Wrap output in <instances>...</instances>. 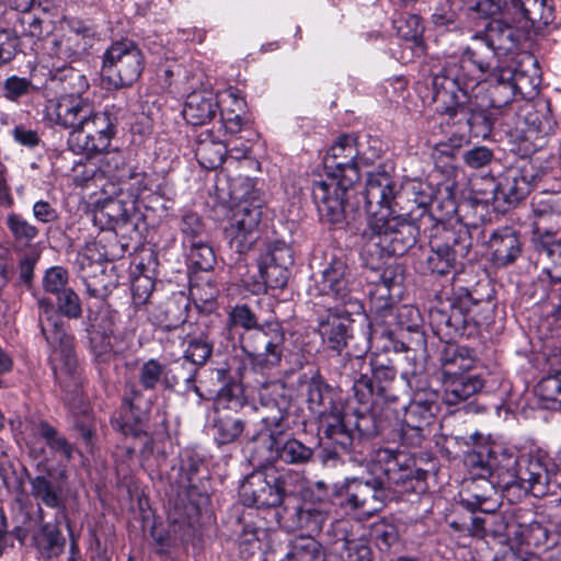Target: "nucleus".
I'll use <instances>...</instances> for the list:
<instances>
[{"label": "nucleus", "mask_w": 561, "mask_h": 561, "mask_svg": "<svg viewBox=\"0 0 561 561\" xmlns=\"http://www.w3.org/2000/svg\"><path fill=\"white\" fill-rule=\"evenodd\" d=\"M545 173L529 161L507 168L493 188L495 201L516 206L538 186Z\"/></svg>", "instance_id": "a211bd4d"}, {"label": "nucleus", "mask_w": 561, "mask_h": 561, "mask_svg": "<svg viewBox=\"0 0 561 561\" xmlns=\"http://www.w3.org/2000/svg\"><path fill=\"white\" fill-rule=\"evenodd\" d=\"M294 265V252L284 241L267 244L261 254L257 266L261 280L249 283L242 279L252 294L259 295L267 289H283L288 282L290 267Z\"/></svg>", "instance_id": "4468645a"}, {"label": "nucleus", "mask_w": 561, "mask_h": 561, "mask_svg": "<svg viewBox=\"0 0 561 561\" xmlns=\"http://www.w3.org/2000/svg\"><path fill=\"white\" fill-rule=\"evenodd\" d=\"M218 110V102L211 92L199 91L187 95L183 108L184 119L194 126L210 122Z\"/></svg>", "instance_id": "473e14b6"}, {"label": "nucleus", "mask_w": 561, "mask_h": 561, "mask_svg": "<svg viewBox=\"0 0 561 561\" xmlns=\"http://www.w3.org/2000/svg\"><path fill=\"white\" fill-rule=\"evenodd\" d=\"M350 268L341 259H333L316 278L319 295L332 296L345 304L350 293Z\"/></svg>", "instance_id": "b1692460"}, {"label": "nucleus", "mask_w": 561, "mask_h": 561, "mask_svg": "<svg viewBox=\"0 0 561 561\" xmlns=\"http://www.w3.org/2000/svg\"><path fill=\"white\" fill-rule=\"evenodd\" d=\"M277 390L276 385L263 386L252 405L262 425L260 433H267L268 438L289 430L288 401Z\"/></svg>", "instance_id": "6ab92c4d"}, {"label": "nucleus", "mask_w": 561, "mask_h": 561, "mask_svg": "<svg viewBox=\"0 0 561 561\" xmlns=\"http://www.w3.org/2000/svg\"><path fill=\"white\" fill-rule=\"evenodd\" d=\"M473 364L468 348L448 345L440 354L442 379L470 375Z\"/></svg>", "instance_id": "e433bc0d"}, {"label": "nucleus", "mask_w": 561, "mask_h": 561, "mask_svg": "<svg viewBox=\"0 0 561 561\" xmlns=\"http://www.w3.org/2000/svg\"><path fill=\"white\" fill-rule=\"evenodd\" d=\"M4 224L16 247H31L39 232L37 227L16 213L8 214Z\"/></svg>", "instance_id": "49530a36"}, {"label": "nucleus", "mask_w": 561, "mask_h": 561, "mask_svg": "<svg viewBox=\"0 0 561 561\" xmlns=\"http://www.w3.org/2000/svg\"><path fill=\"white\" fill-rule=\"evenodd\" d=\"M92 129L82 125L79 129L71 130L67 140L68 148L75 153L88 156L105 151L112 137L107 134H95Z\"/></svg>", "instance_id": "c9c22d12"}, {"label": "nucleus", "mask_w": 561, "mask_h": 561, "mask_svg": "<svg viewBox=\"0 0 561 561\" xmlns=\"http://www.w3.org/2000/svg\"><path fill=\"white\" fill-rule=\"evenodd\" d=\"M293 518L296 527L306 530L312 537L313 534L322 530L328 519V511L323 507V504L316 505L305 502L295 508Z\"/></svg>", "instance_id": "79ce46f5"}, {"label": "nucleus", "mask_w": 561, "mask_h": 561, "mask_svg": "<svg viewBox=\"0 0 561 561\" xmlns=\"http://www.w3.org/2000/svg\"><path fill=\"white\" fill-rule=\"evenodd\" d=\"M440 225L437 227L434 226V222H430L433 228L439 229L443 228L445 232V241L449 242V248L453 250V252L456 254V256H466L471 247H472V240L470 232L467 227H460L458 230H449L445 229L443 222L438 221Z\"/></svg>", "instance_id": "864d4df0"}, {"label": "nucleus", "mask_w": 561, "mask_h": 561, "mask_svg": "<svg viewBox=\"0 0 561 561\" xmlns=\"http://www.w3.org/2000/svg\"><path fill=\"white\" fill-rule=\"evenodd\" d=\"M472 449L466 455V465L471 476L467 485L468 496L461 500L470 513L448 520L451 529L462 536L485 538L508 536V526L500 516H478L476 510L493 514L501 505L500 492L518 489L541 497L561 486V471L550 459L540 456L516 458L508 449L495 443L490 435L474 432L466 437Z\"/></svg>", "instance_id": "f257e3e1"}, {"label": "nucleus", "mask_w": 561, "mask_h": 561, "mask_svg": "<svg viewBox=\"0 0 561 561\" xmlns=\"http://www.w3.org/2000/svg\"><path fill=\"white\" fill-rule=\"evenodd\" d=\"M444 386L443 401L449 407L458 405L479 393L484 380L476 374L463 377L442 379Z\"/></svg>", "instance_id": "72a5a7b5"}, {"label": "nucleus", "mask_w": 561, "mask_h": 561, "mask_svg": "<svg viewBox=\"0 0 561 561\" xmlns=\"http://www.w3.org/2000/svg\"><path fill=\"white\" fill-rule=\"evenodd\" d=\"M145 67L139 46L130 39L112 43L104 51L101 73L115 89L130 87L138 80Z\"/></svg>", "instance_id": "ddd939ff"}, {"label": "nucleus", "mask_w": 561, "mask_h": 561, "mask_svg": "<svg viewBox=\"0 0 561 561\" xmlns=\"http://www.w3.org/2000/svg\"><path fill=\"white\" fill-rule=\"evenodd\" d=\"M537 392L548 409H561V378L547 377L537 386Z\"/></svg>", "instance_id": "680f3d73"}, {"label": "nucleus", "mask_w": 561, "mask_h": 561, "mask_svg": "<svg viewBox=\"0 0 561 561\" xmlns=\"http://www.w3.org/2000/svg\"><path fill=\"white\" fill-rule=\"evenodd\" d=\"M209 430L218 446L230 445L240 440L245 431V422L237 413L215 408Z\"/></svg>", "instance_id": "a878e982"}, {"label": "nucleus", "mask_w": 561, "mask_h": 561, "mask_svg": "<svg viewBox=\"0 0 561 561\" xmlns=\"http://www.w3.org/2000/svg\"><path fill=\"white\" fill-rule=\"evenodd\" d=\"M413 397L404 409L402 423L392 439L405 446H419L439 411V393L425 385H415Z\"/></svg>", "instance_id": "9b49d317"}, {"label": "nucleus", "mask_w": 561, "mask_h": 561, "mask_svg": "<svg viewBox=\"0 0 561 561\" xmlns=\"http://www.w3.org/2000/svg\"><path fill=\"white\" fill-rule=\"evenodd\" d=\"M184 511V514H182L176 508L175 512L170 515V519L173 524L179 525L180 530L183 531V536H191L198 523V508L191 504L186 506Z\"/></svg>", "instance_id": "774afa93"}, {"label": "nucleus", "mask_w": 561, "mask_h": 561, "mask_svg": "<svg viewBox=\"0 0 561 561\" xmlns=\"http://www.w3.org/2000/svg\"><path fill=\"white\" fill-rule=\"evenodd\" d=\"M284 434L275 435L268 438L267 450L275 460L288 465H305L312 455L313 450L297 438L289 437L284 439Z\"/></svg>", "instance_id": "cd10ccee"}, {"label": "nucleus", "mask_w": 561, "mask_h": 561, "mask_svg": "<svg viewBox=\"0 0 561 561\" xmlns=\"http://www.w3.org/2000/svg\"><path fill=\"white\" fill-rule=\"evenodd\" d=\"M282 561H324L321 545L311 536L298 537L290 541Z\"/></svg>", "instance_id": "a18cd8bd"}, {"label": "nucleus", "mask_w": 561, "mask_h": 561, "mask_svg": "<svg viewBox=\"0 0 561 561\" xmlns=\"http://www.w3.org/2000/svg\"><path fill=\"white\" fill-rule=\"evenodd\" d=\"M140 397L141 391L133 386L129 393L125 396V402L128 403V409L119 419L113 422V426L126 436L130 435L137 438L147 436L148 415L136 407V400Z\"/></svg>", "instance_id": "7c9ffc66"}, {"label": "nucleus", "mask_w": 561, "mask_h": 561, "mask_svg": "<svg viewBox=\"0 0 561 561\" xmlns=\"http://www.w3.org/2000/svg\"><path fill=\"white\" fill-rule=\"evenodd\" d=\"M352 322L346 311L330 308L327 314L318 320V332L323 345L341 354L352 337Z\"/></svg>", "instance_id": "4be33fe9"}, {"label": "nucleus", "mask_w": 561, "mask_h": 561, "mask_svg": "<svg viewBox=\"0 0 561 561\" xmlns=\"http://www.w3.org/2000/svg\"><path fill=\"white\" fill-rule=\"evenodd\" d=\"M519 5L523 16L533 25H548L553 21V9L549 0H525Z\"/></svg>", "instance_id": "3c124183"}, {"label": "nucleus", "mask_w": 561, "mask_h": 561, "mask_svg": "<svg viewBox=\"0 0 561 561\" xmlns=\"http://www.w3.org/2000/svg\"><path fill=\"white\" fill-rule=\"evenodd\" d=\"M99 274H94L92 276L83 275L82 278L88 296L104 300L112 293L113 284L110 282L104 268L101 265H99Z\"/></svg>", "instance_id": "052dcab7"}, {"label": "nucleus", "mask_w": 561, "mask_h": 561, "mask_svg": "<svg viewBox=\"0 0 561 561\" xmlns=\"http://www.w3.org/2000/svg\"><path fill=\"white\" fill-rule=\"evenodd\" d=\"M369 470L371 477L345 481V503L352 510L371 515L389 501L405 494H422L427 489V470L417 468L404 450L378 448L371 456Z\"/></svg>", "instance_id": "7ed1b4c3"}, {"label": "nucleus", "mask_w": 561, "mask_h": 561, "mask_svg": "<svg viewBox=\"0 0 561 561\" xmlns=\"http://www.w3.org/2000/svg\"><path fill=\"white\" fill-rule=\"evenodd\" d=\"M95 217L100 220L106 219L108 227L126 224L128 220V211L125 204L119 199L106 201L98 210Z\"/></svg>", "instance_id": "e2e57ef3"}, {"label": "nucleus", "mask_w": 561, "mask_h": 561, "mask_svg": "<svg viewBox=\"0 0 561 561\" xmlns=\"http://www.w3.org/2000/svg\"><path fill=\"white\" fill-rule=\"evenodd\" d=\"M69 274L66 268L61 266H53L48 268L43 278V288L46 293L58 296L61 291L68 289L67 287Z\"/></svg>", "instance_id": "0e129e2a"}, {"label": "nucleus", "mask_w": 561, "mask_h": 561, "mask_svg": "<svg viewBox=\"0 0 561 561\" xmlns=\"http://www.w3.org/2000/svg\"><path fill=\"white\" fill-rule=\"evenodd\" d=\"M38 518L42 522V527L35 536V542L39 553L47 559L58 557L64 551L66 543L58 528L59 523L56 520L55 524L45 523L44 512L41 507L38 508Z\"/></svg>", "instance_id": "a19ab883"}, {"label": "nucleus", "mask_w": 561, "mask_h": 561, "mask_svg": "<svg viewBox=\"0 0 561 561\" xmlns=\"http://www.w3.org/2000/svg\"><path fill=\"white\" fill-rule=\"evenodd\" d=\"M377 311L383 312L385 317H390L397 320L398 325L407 331L416 332V328L421 323L420 311L412 306H401L393 313L390 302L385 300L382 305L376 306Z\"/></svg>", "instance_id": "09e8293b"}, {"label": "nucleus", "mask_w": 561, "mask_h": 561, "mask_svg": "<svg viewBox=\"0 0 561 561\" xmlns=\"http://www.w3.org/2000/svg\"><path fill=\"white\" fill-rule=\"evenodd\" d=\"M232 195L238 204L229 225L225 228V237L230 250L238 255L237 273L243 276L242 270L247 268V264L242 255L252 250L261 237L259 226L264 199L254 182L248 178L242 180L240 187L233 190Z\"/></svg>", "instance_id": "1a4fd4ad"}, {"label": "nucleus", "mask_w": 561, "mask_h": 561, "mask_svg": "<svg viewBox=\"0 0 561 561\" xmlns=\"http://www.w3.org/2000/svg\"><path fill=\"white\" fill-rule=\"evenodd\" d=\"M38 327L42 336L51 348L50 365L56 382L65 392V399L77 397L82 387V367L75 351V337L49 298H39Z\"/></svg>", "instance_id": "423d86ee"}, {"label": "nucleus", "mask_w": 561, "mask_h": 561, "mask_svg": "<svg viewBox=\"0 0 561 561\" xmlns=\"http://www.w3.org/2000/svg\"><path fill=\"white\" fill-rule=\"evenodd\" d=\"M454 61L461 62L465 68L473 72L474 78H478V87H480L483 73L499 72L500 81L493 88L489 104L492 108H501L510 104L516 93L526 94L527 76L523 71L504 70L502 56L493 45H490L481 32L471 37L460 58H451L445 61L440 68H445Z\"/></svg>", "instance_id": "6e6552de"}, {"label": "nucleus", "mask_w": 561, "mask_h": 561, "mask_svg": "<svg viewBox=\"0 0 561 561\" xmlns=\"http://www.w3.org/2000/svg\"><path fill=\"white\" fill-rule=\"evenodd\" d=\"M180 230L183 234L184 247L191 242H197L198 240L207 238L202 218L196 213H186L183 215Z\"/></svg>", "instance_id": "13d9d810"}, {"label": "nucleus", "mask_w": 561, "mask_h": 561, "mask_svg": "<svg viewBox=\"0 0 561 561\" xmlns=\"http://www.w3.org/2000/svg\"><path fill=\"white\" fill-rule=\"evenodd\" d=\"M100 172L108 178H112L121 183H126L134 180L139 184L137 192L140 194L142 191L148 190L144 184L146 175L138 172L136 168L127 164L125 154L119 150L106 152L100 160Z\"/></svg>", "instance_id": "bb28decb"}, {"label": "nucleus", "mask_w": 561, "mask_h": 561, "mask_svg": "<svg viewBox=\"0 0 561 561\" xmlns=\"http://www.w3.org/2000/svg\"><path fill=\"white\" fill-rule=\"evenodd\" d=\"M534 211L539 215H561V191H541L533 197Z\"/></svg>", "instance_id": "bf43d9fd"}, {"label": "nucleus", "mask_w": 561, "mask_h": 561, "mask_svg": "<svg viewBox=\"0 0 561 561\" xmlns=\"http://www.w3.org/2000/svg\"><path fill=\"white\" fill-rule=\"evenodd\" d=\"M241 350L253 360H263L276 366L280 363L285 350V331L280 322L270 321L239 336Z\"/></svg>", "instance_id": "dca6fc26"}, {"label": "nucleus", "mask_w": 561, "mask_h": 561, "mask_svg": "<svg viewBox=\"0 0 561 561\" xmlns=\"http://www.w3.org/2000/svg\"><path fill=\"white\" fill-rule=\"evenodd\" d=\"M230 328H242L244 331L260 325L257 317L248 305H237L228 314Z\"/></svg>", "instance_id": "69168bd1"}, {"label": "nucleus", "mask_w": 561, "mask_h": 561, "mask_svg": "<svg viewBox=\"0 0 561 561\" xmlns=\"http://www.w3.org/2000/svg\"><path fill=\"white\" fill-rule=\"evenodd\" d=\"M227 154V147L220 140H215L210 131L202 133L196 141L195 157L206 170L219 168Z\"/></svg>", "instance_id": "ea45409f"}, {"label": "nucleus", "mask_w": 561, "mask_h": 561, "mask_svg": "<svg viewBox=\"0 0 561 561\" xmlns=\"http://www.w3.org/2000/svg\"><path fill=\"white\" fill-rule=\"evenodd\" d=\"M549 529L542 527L539 523L529 525V534L535 537V545L545 543L548 539V533L561 536V505L550 515Z\"/></svg>", "instance_id": "338daca9"}, {"label": "nucleus", "mask_w": 561, "mask_h": 561, "mask_svg": "<svg viewBox=\"0 0 561 561\" xmlns=\"http://www.w3.org/2000/svg\"><path fill=\"white\" fill-rule=\"evenodd\" d=\"M30 484L31 494L38 504L56 510L55 520L57 523L67 520L62 488L59 483L53 482L46 476H36L30 481Z\"/></svg>", "instance_id": "c756f323"}, {"label": "nucleus", "mask_w": 561, "mask_h": 561, "mask_svg": "<svg viewBox=\"0 0 561 561\" xmlns=\"http://www.w3.org/2000/svg\"><path fill=\"white\" fill-rule=\"evenodd\" d=\"M370 373L354 377L353 391L356 400L360 404L396 402L398 397L392 388L397 375L394 367L375 360L371 363Z\"/></svg>", "instance_id": "f3484780"}, {"label": "nucleus", "mask_w": 561, "mask_h": 561, "mask_svg": "<svg viewBox=\"0 0 561 561\" xmlns=\"http://www.w3.org/2000/svg\"><path fill=\"white\" fill-rule=\"evenodd\" d=\"M360 147L352 135H341L323 158L324 174L312 183L311 195L321 220L347 226L360 218L354 185L360 180Z\"/></svg>", "instance_id": "20e7f679"}, {"label": "nucleus", "mask_w": 561, "mask_h": 561, "mask_svg": "<svg viewBox=\"0 0 561 561\" xmlns=\"http://www.w3.org/2000/svg\"><path fill=\"white\" fill-rule=\"evenodd\" d=\"M185 249L187 251V260L190 264L199 271H209L216 263V256L213 248L209 245L207 238L191 242Z\"/></svg>", "instance_id": "8fccbe9b"}, {"label": "nucleus", "mask_w": 561, "mask_h": 561, "mask_svg": "<svg viewBox=\"0 0 561 561\" xmlns=\"http://www.w3.org/2000/svg\"><path fill=\"white\" fill-rule=\"evenodd\" d=\"M393 168L379 165L367 173L364 191L365 210L369 215L363 236L368 247H375L380 255L402 256L417 242L420 226L411 217L412 209L402 205L392 174Z\"/></svg>", "instance_id": "f03ea898"}, {"label": "nucleus", "mask_w": 561, "mask_h": 561, "mask_svg": "<svg viewBox=\"0 0 561 561\" xmlns=\"http://www.w3.org/2000/svg\"><path fill=\"white\" fill-rule=\"evenodd\" d=\"M57 311L61 317L69 320H78L82 317V305L79 295L72 289L68 288L56 296Z\"/></svg>", "instance_id": "6e6d98bb"}, {"label": "nucleus", "mask_w": 561, "mask_h": 561, "mask_svg": "<svg viewBox=\"0 0 561 561\" xmlns=\"http://www.w3.org/2000/svg\"><path fill=\"white\" fill-rule=\"evenodd\" d=\"M394 183L400 193L403 194L402 204L404 202H410V197H413V203L421 209V214L417 218L420 226H426L430 222H434V226L438 228L440 224L426 209V207L433 202L434 188L428 183L421 181L410 183L404 190H402L396 180Z\"/></svg>", "instance_id": "58836bf2"}, {"label": "nucleus", "mask_w": 561, "mask_h": 561, "mask_svg": "<svg viewBox=\"0 0 561 561\" xmlns=\"http://www.w3.org/2000/svg\"><path fill=\"white\" fill-rule=\"evenodd\" d=\"M368 405V403L366 404ZM370 408L367 411H356L354 415H346L343 413V421L347 423V430L352 436V445L347 448H342L340 445H331L333 450L325 449L327 458H335L345 455L350 461L363 463L365 458L358 457L364 453V442L378 435H383L389 423L388 417L390 410H385L383 414L378 412L380 404L369 403Z\"/></svg>", "instance_id": "f8f14e48"}, {"label": "nucleus", "mask_w": 561, "mask_h": 561, "mask_svg": "<svg viewBox=\"0 0 561 561\" xmlns=\"http://www.w3.org/2000/svg\"><path fill=\"white\" fill-rule=\"evenodd\" d=\"M431 250L426 256L427 270L437 275L449 274L456 265L457 256L449 248V242L431 241Z\"/></svg>", "instance_id": "c03bdc74"}, {"label": "nucleus", "mask_w": 561, "mask_h": 561, "mask_svg": "<svg viewBox=\"0 0 561 561\" xmlns=\"http://www.w3.org/2000/svg\"><path fill=\"white\" fill-rule=\"evenodd\" d=\"M539 260L547 259L553 264V270L546 268L551 278L561 280V232L537 228L533 238Z\"/></svg>", "instance_id": "2f4dec72"}, {"label": "nucleus", "mask_w": 561, "mask_h": 561, "mask_svg": "<svg viewBox=\"0 0 561 561\" xmlns=\"http://www.w3.org/2000/svg\"><path fill=\"white\" fill-rule=\"evenodd\" d=\"M14 30L24 36L41 37L44 34V21L34 12V8L21 11L16 13Z\"/></svg>", "instance_id": "4d7b16f0"}, {"label": "nucleus", "mask_w": 561, "mask_h": 561, "mask_svg": "<svg viewBox=\"0 0 561 561\" xmlns=\"http://www.w3.org/2000/svg\"><path fill=\"white\" fill-rule=\"evenodd\" d=\"M214 343L205 334L192 336L187 341L184 358L195 366H203L213 354Z\"/></svg>", "instance_id": "603ef678"}, {"label": "nucleus", "mask_w": 561, "mask_h": 561, "mask_svg": "<svg viewBox=\"0 0 561 561\" xmlns=\"http://www.w3.org/2000/svg\"><path fill=\"white\" fill-rule=\"evenodd\" d=\"M83 325L94 360L101 364L114 360L116 353L112 344L114 332L112 317L110 314L100 316L89 309Z\"/></svg>", "instance_id": "aec40b11"}, {"label": "nucleus", "mask_w": 561, "mask_h": 561, "mask_svg": "<svg viewBox=\"0 0 561 561\" xmlns=\"http://www.w3.org/2000/svg\"><path fill=\"white\" fill-rule=\"evenodd\" d=\"M245 404V397L240 383L226 385L219 392L216 400V408L237 413Z\"/></svg>", "instance_id": "5fc2aeb1"}, {"label": "nucleus", "mask_w": 561, "mask_h": 561, "mask_svg": "<svg viewBox=\"0 0 561 561\" xmlns=\"http://www.w3.org/2000/svg\"><path fill=\"white\" fill-rule=\"evenodd\" d=\"M137 378L141 392L154 391L159 387L173 389L180 382V378L172 374V369L156 358H150L138 367Z\"/></svg>", "instance_id": "c85d7f7f"}, {"label": "nucleus", "mask_w": 561, "mask_h": 561, "mask_svg": "<svg viewBox=\"0 0 561 561\" xmlns=\"http://www.w3.org/2000/svg\"><path fill=\"white\" fill-rule=\"evenodd\" d=\"M488 247L492 264L505 268L514 264L523 252L520 234L512 227H502L492 232Z\"/></svg>", "instance_id": "5701e85b"}, {"label": "nucleus", "mask_w": 561, "mask_h": 561, "mask_svg": "<svg viewBox=\"0 0 561 561\" xmlns=\"http://www.w3.org/2000/svg\"><path fill=\"white\" fill-rule=\"evenodd\" d=\"M491 299L478 295V290L458 287L447 302L431 307L428 312L433 332L442 341H453L458 336H472L490 319Z\"/></svg>", "instance_id": "0eeeda50"}, {"label": "nucleus", "mask_w": 561, "mask_h": 561, "mask_svg": "<svg viewBox=\"0 0 561 561\" xmlns=\"http://www.w3.org/2000/svg\"><path fill=\"white\" fill-rule=\"evenodd\" d=\"M286 479L287 474L274 467L254 472L240 485V501L248 507H276L284 500Z\"/></svg>", "instance_id": "2eb2a0df"}, {"label": "nucleus", "mask_w": 561, "mask_h": 561, "mask_svg": "<svg viewBox=\"0 0 561 561\" xmlns=\"http://www.w3.org/2000/svg\"><path fill=\"white\" fill-rule=\"evenodd\" d=\"M92 101L79 94H61L49 114L50 121L65 129H79L92 115Z\"/></svg>", "instance_id": "412c9836"}, {"label": "nucleus", "mask_w": 561, "mask_h": 561, "mask_svg": "<svg viewBox=\"0 0 561 561\" xmlns=\"http://www.w3.org/2000/svg\"><path fill=\"white\" fill-rule=\"evenodd\" d=\"M53 80L62 84V94L83 95L89 89L87 77L80 70L70 66L57 67Z\"/></svg>", "instance_id": "de8ad7c7"}, {"label": "nucleus", "mask_w": 561, "mask_h": 561, "mask_svg": "<svg viewBox=\"0 0 561 561\" xmlns=\"http://www.w3.org/2000/svg\"><path fill=\"white\" fill-rule=\"evenodd\" d=\"M481 33L502 57L517 48L518 31L503 20H492Z\"/></svg>", "instance_id": "4c0bfd02"}, {"label": "nucleus", "mask_w": 561, "mask_h": 561, "mask_svg": "<svg viewBox=\"0 0 561 561\" xmlns=\"http://www.w3.org/2000/svg\"><path fill=\"white\" fill-rule=\"evenodd\" d=\"M433 102L435 111L449 117L461 116L472 137L486 138L496 119L495 114L478 102L474 94L478 78L461 62H450L433 77Z\"/></svg>", "instance_id": "39448f33"}, {"label": "nucleus", "mask_w": 561, "mask_h": 561, "mask_svg": "<svg viewBox=\"0 0 561 561\" xmlns=\"http://www.w3.org/2000/svg\"><path fill=\"white\" fill-rule=\"evenodd\" d=\"M95 31L82 21L73 20L69 23L68 32L55 42V54L59 59L79 56L92 47Z\"/></svg>", "instance_id": "393cba45"}, {"label": "nucleus", "mask_w": 561, "mask_h": 561, "mask_svg": "<svg viewBox=\"0 0 561 561\" xmlns=\"http://www.w3.org/2000/svg\"><path fill=\"white\" fill-rule=\"evenodd\" d=\"M30 431L42 438L49 450L59 455L66 461L73 457L75 446L58 432V430L45 420L30 421Z\"/></svg>", "instance_id": "f704fd0d"}, {"label": "nucleus", "mask_w": 561, "mask_h": 561, "mask_svg": "<svg viewBox=\"0 0 561 561\" xmlns=\"http://www.w3.org/2000/svg\"><path fill=\"white\" fill-rule=\"evenodd\" d=\"M307 401L310 410L319 415L318 432L329 445L347 448L352 436L347 423L343 421V404L337 388L329 385L320 375L313 376L307 388Z\"/></svg>", "instance_id": "9d476101"}, {"label": "nucleus", "mask_w": 561, "mask_h": 561, "mask_svg": "<svg viewBox=\"0 0 561 561\" xmlns=\"http://www.w3.org/2000/svg\"><path fill=\"white\" fill-rule=\"evenodd\" d=\"M404 280V268L401 264L393 263L385 266L378 276L376 283V293L378 297H373L371 301L377 305H382L385 300L390 302L391 291L394 288H400Z\"/></svg>", "instance_id": "37998d69"}]
</instances>
